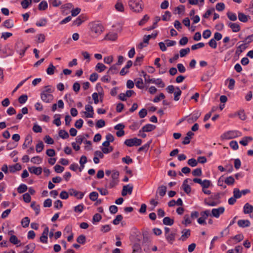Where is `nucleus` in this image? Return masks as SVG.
I'll use <instances>...</instances> for the list:
<instances>
[{
	"label": "nucleus",
	"mask_w": 253,
	"mask_h": 253,
	"mask_svg": "<svg viewBox=\"0 0 253 253\" xmlns=\"http://www.w3.org/2000/svg\"><path fill=\"white\" fill-rule=\"evenodd\" d=\"M199 117L200 114H199L198 113H195L193 114L191 117L188 118L187 120V121L189 124H192L196 122Z\"/></svg>",
	"instance_id": "26"
},
{
	"label": "nucleus",
	"mask_w": 253,
	"mask_h": 253,
	"mask_svg": "<svg viewBox=\"0 0 253 253\" xmlns=\"http://www.w3.org/2000/svg\"><path fill=\"white\" fill-rule=\"evenodd\" d=\"M89 197L90 200L95 201L98 198V194L96 192H92L89 194Z\"/></svg>",
	"instance_id": "46"
},
{
	"label": "nucleus",
	"mask_w": 253,
	"mask_h": 253,
	"mask_svg": "<svg viewBox=\"0 0 253 253\" xmlns=\"http://www.w3.org/2000/svg\"><path fill=\"white\" fill-rule=\"evenodd\" d=\"M167 192V187L164 185L158 187V192L161 197H164Z\"/></svg>",
	"instance_id": "29"
},
{
	"label": "nucleus",
	"mask_w": 253,
	"mask_h": 253,
	"mask_svg": "<svg viewBox=\"0 0 253 253\" xmlns=\"http://www.w3.org/2000/svg\"><path fill=\"white\" fill-rule=\"evenodd\" d=\"M25 248L26 250L24 251H27L28 253H32L35 249V244L34 243L29 244L25 247Z\"/></svg>",
	"instance_id": "32"
},
{
	"label": "nucleus",
	"mask_w": 253,
	"mask_h": 253,
	"mask_svg": "<svg viewBox=\"0 0 253 253\" xmlns=\"http://www.w3.org/2000/svg\"><path fill=\"white\" fill-rule=\"evenodd\" d=\"M247 46H246V44H242L239 45L236 51V53L238 54H240L246 48Z\"/></svg>",
	"instance_id": "51"
},
{
	"label": "nucleus",
	"mask_w": 253,
	"mask_h": 253,
	"mask_svg": "<svg viewBox=\"0 0 253 253\" xmlns=\"http://www.w3.org/2000/svg\"><path fill=\"white\" fill-rule=\"evenodd\" d=\"M69 195L76 197L79 199H82L84 196V193L79 192L74 189H71L69 190Z\"/></svg>",
	"instance_id": "11"
},
{
	"label": "nucleus",
	"mask_w": 253,
	"mask_h": 253,
	"mask_svg": "<svg viewBox=\"0 0 253 253\" xmlns=\"http://www.w3.org/2000/svg\"><path fill=\"white\" fill-rule=\"evenodd\" d=\"M176 91L174 92V100L175 101H178L179 99V96L181 94L182 92L178 87L176 88Z\"/></svg>",
	"instance_id": "53"
},
{
	"label": "nucleus",
	"mask_w": 253,
	"mask_h": 253,
	"mask_svg": "<svg viewBox=\"0 0 253 253\" xmlns=\"http://www.w3.org/2000/svg\"><path fill=\"white\" fill-rule=\"evenodd\" d=\"M54 91V88L49 87V86H45V89L41 93L42 100L46 103H50L53 99V96L51 94Z\"/></svg>",
	"instance_id": "2"
},
{
	"label": "nucleus",
	"mask_w": 253,
	"mask_h": 253,
	"mask_svg": "<svg viewBox=\"0 0 253 253\" xmlns=\"http://www.w3.org/2000/svg\"><path fill=\"white\" fill-rule=\"evenodd\" d=\"M181 234L182 235L178 240L185 241L190 236L191 231L190 229L185 228L181 231Z\"/></svg>",
	"instance_id": "8"
},
{
	"label": "nucleus",
	"mask_w": 253,
	"mask_h": 253,
	"mask_svg": "<svg viewBox=\"0 0 253 253\" xmlns=\"http://www.w3.org/2000/svg\"><path fill=\"white\" fill-rule=\"evenodd\" d=\"M233 196L236 199H239L242 196L241 192L238 188H234L233 190Z\"/></svg>",
	"instance_id": "52"
},
{
	"label": "nucleus",
	"mask_w": 253,
	"mask_h": 253,
	"mask_svg": "<svg viewBox=\"0 0 253 253\" xmlns=\"http://www.w3.org/2000/svg\"><path fill=\"white\" fill-rule=\"evenodd\" d=\"M228 26L231 28L233 32H238L240 31L241 28L238 23L230 22Z\"/></svg>",
	"instance_id": "22"
},
{
	"label": "nucleus",
	"mask_w": 253,
	"mask_h": 253,
	"mask_svg": "<svg viewBox=\"0 0 253 253\" xmlns=\"http://www.w3.org/2000/svg\"><path fill=\"white\" fill-rule=\"evenodd\" d=\"M49 232V229L48 227H46L42 233V236L40 237V241L42 243L46 244L47 243V235Z\"/></svg>",
	"instance_id": "14"
},
{
	"label": "nucleus",
	"mask_w": 253,
	"mask_h": 253,
	"mask_svg": "<svg viewBox=\"0 0 253 253\" xmlns=\"http://www.w3.org/2000/svg\"><path fill=\"white\" fill-rule=\"evenodd\" d=\"M242 136V133L238 130H230L225 132L222 137L226 139H231Z\"/></svg>",
	"instance_id": "4"
},
{
	"label": "nucleus",
	"mask_w": 253,
	"mask_h": 253,
	"mask_svg": "<svg viewBox=\"0 0 253 253\" xmlns=\"http://www.w3.org/2000/svg\"><path fill=\"white\" fill-rule=\"evenodd\" d=\"M188 164L191 167H196L198 163H197V160L194 158H192L189 159L187 162Z\"/></svg>",
	"instance_id": "61"
},
{
	"label": "nucleus",
	"mask_w": 253,
	"mask_h": 253,
	"mask_svg": "<svg viewBox=\"0 0 253 253\" xmlns=\"http://www.w3.org/2000/svg\"><path fill=\"white\" fill-rule=\"evenodd\" d=\"M54 207L57 209H60L62 208L63 207L62 202L59 200H56L54 203Z\"/></svg>",
	"instance_id": "64"
},
{
	"label": "nucleus",
	"mask_w": 253,
	"mask_h": 253,
	"mask_svg": "<svg viewBox=\"0 0 253 253\" xmlns=\"http://www.w3.org/2000/svg\"><path fill=\"white\" fill-rule=\"evenodd\" d=\"M3 26L6 28L9 29L13 27V25L9 19L6 20L3 23Z\"/></svg>",
	"instance_id": "55"
},
{
	"label": "nucleus",
	"mask_w": 253,
	"mask_h": 253,
	"mask_svg": "<svg viewBox=\"0 0 253 253\" xmlns=\"http://www.w3.org/2000/svg\"><path fill=\"white\" fill-rule=\"evenodd\" d=\"M244 213L245 214H250V217L253 218V206L249 203H246L244 206Z\"/></svg>",
	"instance_id": "10"
},
{
	"label": "nucleus",
	"mask_w": 253,
	"mask_h": 253,
	"mask_svg": "<svg viewBox=\"0 0 253 253\" xmlns=\"http://www.w3.org/2000/svg\"><path fill=\"white\" fill-rule=\"evenodd\" d=\"M190 52V48L187 47L185 49H181L180 50V56L181 57L185 56L186 54Z\"/></svg>",
	"instance_id": "56"
},
{
	"label": "nucleus",
	"mask_w": 253,
	"mask_h": 253,
	"mask_svg": "<svg viewBox=\"0 0 253 253\" xmlns=\"http://www.w3.org/2000/svg\"><path fill=\"white\" fill-rule=\"evenodd\" d=\"M142 140L136 137L126 139L125 141V144L128 147H132L133 146H140Z\"/></svg>",
	"instance_id": "6"
},
{
	"label": "nucleus",
	"mask_w": 253,
	"mask_h": 253,
	"mask_svg": "<svg viewBox=\"0 0 253 253\" xmlns=\"http://www.w3.org/2000/svg\"><path fill=\"white\" fill-rule=\"evenodd\" d=\"M142 73L143 74L145 83L146 84L152 83V81H151V80H154V79H151L150 76L147 75L144 71H142Z\"/></svg>",
	"instance_id": "42"
},
{
	"label": "nucleus",
	"mask_w": 253,
	"mask_h": 253,
	"mask_svg": "<svg viewBox=\"0 0 253 253\" xmlns=\"http://www.w3.org/2000/svg\"><path fill=\"white\" fill-rule=\"evenodd\" d=\"M102 219V216L99 213H95L92 218V222L94 223L95 222H98L101 220Z\"/></svg>",
	"instance_id": "54"
},
{
	"label": "nucleus",
	"mask_w": 253,
	"mask_h": 253,
	"mask_svg": "<svg viewBox=\"0 0 253 253\" xmlns=\"http://www.w3.org/2000/svg\"><path fill=\"white\" fill-rule=\"evenodd\" d=\"M250 18V16L247 15L242 12L238 13V19L240 21L242 22L246 23L248 22Z\"/></svg>",
	"instance_id": "24"
},
{
	"label": "nucleus",
	"mask_w": 253,
	"mask_h": 253,
	"mask_svg": "<svg viewBox=\"0 0 253 253\" xmlns=\"http://www.w3.org/2000/svg\"><path fill=\"white\" fill-rule=\"evenodd\" d=\"M86 20L87 17L86 16L80 15L75 21H74L73 25L79 26Z\"/></svg>",
	"instance_id": "12"
},
{
	"label": "nucleus",
	"mask_w": 253,
	"mask_h": 253,
	"mask_svg": "<svg viewBox=\"0 0 253 253\" xmlns=\"http://www.w3.org/2000/svg\"><path fill=\"white\" fill-rule=\"evenodd\" d=\"M238 225L242 228L249 227L251 225L250 221L248 220L241 219L239 220L237 222Z\"/></svg>",
	"instance_id": "21"
},
{
	"label": "nucleus",
	"mask_w": 253,
	"mask_h": 253,
	"mask_svg": "<svg viewBox=\"0 0 253 253\" xmlns=\"http://www.w3.org/2000/svg\"><path fill=\"white\" fill-rule=\"evenodd\" d=\"M135 83L136 87L140 89H143L144 87V84L143 80L141 78H137L135 80Z\"/></svg>",
	"instance_id": "27"
},
{
	"label": "nucleus",
	"mask_w": 253,
	"mask_h": 253,
	"mask_svg": "<svg viewBox=\"0 0 253 253\" xmlns=\"http://www.w3.org/2000/svg\"><path fill=\"white\" fill-rule=\"evenodd\" d=\"M151 81H152V83L156 84L159 87H164L165 86V83L161 79H155L154 80H151Z\"/></svg>",
	"instance_id": "28"
},
{
	"label": "nucleus",
	"mask_w": 253,
	"mask_h": 253,
	"mask_svg": "<svg viewBox=\"0 0 253 253\" xmlns=\"http://www.w3.org/2000/svg\"><path fill=\"white\" fill-rule=\"evenodd\" d=\"M44 141L48 144H53L54 142L53 139L49 135H45L43 138Z\"/></svg>",
	"instance_id": "48"
},
{
	"label": "nucleus",
	"mask_w": 253,
	"mask_h": 253,
	"mask_svg": "<svg viewBox=\"0 0 253 253\" xmlns=\"http://www.w3.org/2000/svg\"><path fill=\"white\" fill-rule=\"evenodd\" d=\"M37 42L38 43H42L43 42L45 41V37L43 34H39L37 35Z\"/></svg>",
	"instance_id": "47"
},
{
	"label": "nucleus",
	"mask_w": 253,
	"mask_h": 253,
	"mask_svg": "<svg viewBox=\"0 0 253 253\" xmlns=\"http://www.w3.org/2000/svg\"><path fill=\"white\" fill-rule=\"evenodd\" d=\"M106 68V67L101 63H97L95 66V70L100 73L104 71Z\"/></svg>",
	"instance_id": "37"
},
{
	"label": "nucleus",
	"mask_w": 253,
	"mask_h": 253,
	"mask_svg": "<svg viewBox=\"0 0 253 253\" xmlns=\"http://www.w3.org/2000/svg\"><path fill=\"white\" fill-rule=\"evenodd\" d=\"M227 16L228 18L231 21H235L237 19L236 14L231 12H228L227 13Z\"/></svg>",
	"instance_id": "50"
},
{
	"label": "nucleus",
	"mask_w": 253,
	"mask_h": 253,
	"mask_svg": "<svg viewBox=\"0 0 253 253\" xmlns=\"http://www.w3.org/2000/svg\"><path fill=\"white\" fill-rule=\"evenodd\" d=\"M115 7L116 10L119 12H124L125 8L124 4L121 0H117L116 3L115 5Z\"/></svg>",
	"instance_id": "23"
},
{
	"label": "nucleus",
	"mask_w": 253,
	"mask_h": 253,
	"mask_svg": "<svg viewBox=\"0 0 253 253\" xmlns=\"http://www.w3.org/2000/svg\"><path fill=\"white\" fill-rule=\"evenodd\" d=\"M202 174V172L200 168H197L192 171V174L194 176H200Z\"/></svg>",
	"instance_id": "58"
},
{
	"label": "nucleus",
	"mask_w": 253,
	"mask_h": 253,
	"mask_svg": "<svg viewBox=\"0 0 253 253\" xmlns=\"http://www.w3.org/2000/svg\"><path fill=\"white\" fill-rule=\"evenodd\" d=\"M21 169V165L17 163L14 165L9 166V170L11 173L15 172L16 171L20 170Z\"/></svg>",
	"instance_id": "25"
},
{
	"label": "nucleus",
	"mask_w": 253,
	"mask_h": 253,
	"mask_svg": "<svg viewBox=\"0 0 253 253\" xmlns=\"http://www.w3.org/2000/svg\"><path fill=\"white\" fill-rule=\"evenodd\" d=\"M47 3L46 1L43 0L39 4L38 8L40 10H45L47 8Z\"/></svg>",
	"instance_id": "40"
},
{
	"label": "nucleus",
	"mask_w": 253,
	"mask_h": 253,
	"mask_svg": "<svg viewBox=\"0 0 253 253\" xmlns=\"http://www.w3.org/2000/svg\"><path fill=\"white\" fill-rule=\"evenodd\" d=\"M31 207L35 211L36 214L38 215L40 212V206L39 205H36L35 202H32Z\"/></svg>",
	"instance_id": "31"
},
{
	"label": "nucleus",
	"mask_w": 253,
	"mask_h": 253,
	"mask_svg": "<svg viewBox=\"0 0 253 253\" xmlns=\"http://www.w3.org/2000/svg\"><path fill=\"white\" fill-rule=\"evenodd\" d=\"M176 233L175 232H171L166 235V239L168 243L172 244L175 241Z\"/></svg>",
	"instance_id": "17"
},
{
	"label": "nucleus",
	"mask_w": 253,
	"mask_h": 253,
	"mask_svg": "<svg viewBox=\"0 0 253 253\" xmlns=\"http://www.w3.org/2000/svg\"><path fill=\"white\" fill-rule=\"evenodd\" d=\"M123 219V216L121 214L116 216V218L113 220V223L114 225H118L120 222Z\"/></svg>",
	"instance_id": "60"
},
{
	"label": "nucleus",
	"mask_w": 253,
	"mask_h": 253,
	"mask_svg": "<svg viewBox=\"0 0 253 253\" xmlns=\"http://www.w3.org/2000/svg\"><path fill=\"white\" fill-rule=\"evenodd\" d=\"M156 128V126L151 125V124H147L145 125L142 128L141 130H139V133H141V132H150L153 130H154Z\"/></svg>",
	"instance_id": "18"
},
{
	"label": "nucleus",
	"mask_w": 253,
	"mask_h": 253,
	"mask_svg": "<svg viewBox=\"0 0 253 253\" xmlns=\"http://www.w3.org/2000/svg\"><path fill=\"white\" fill-rule=\"evenodd\" d=\"M225 183L228 185H233L235 182V179L232 176L227 177L224 180Z\"/></svg>",
	"instance_id": "41"
},
{
	"label": "nucleus",
	"mask_w": 253,
	"mask_h": 253,
	"mask_svg": "<svg viewBox=\"0 0 253 253\" xmlns=\"http://www.w3.org/2000/svg\"><path fill=\"white\" fill-rule=\"evenodd\" d=\"M128 6L133 12L138 13L143 10V2L142 0H129Z\"/></svg>",
	"instance_id": "3"
},
{
	"label": "nucleus",
	"mask_w": 253,
	"mask_h": 253,
	"mask_svg": "<svg viewBox=\"0 0 253 253\" xmlns=\"http://www.w3.org/2000/svg\"><path fill=\"white\" fill-rule=\"evenodd\" d=\"M134 93L135 92L133 90H128L126 91V93H120L119 95V98L122 101H126L127 97L131 96V95Z\"/></svg>",
	"instance_id": "7"
},
{
	"label": "nucleus",
	"mask_w": 253,
	"mask_h": 253,
	"mask_svg": "<svg viewBox=\"0 0 253 253\" xmlns=\"http://www.w3.org/2000/svg\"><path fill=\"white\" fill-rule=\"evenodd\" d=\"M44 148V145L42 141H40L36 146V151L38 153H40L42 151Z\"/></svg>",
	"instance_id": "43"
},
{
	"label": "nucleus",
	"mask_w": 253,
	"mask_h": 253,
	"mask_svg": "<svg viewBox=\"0 0 253 253\" xmlns=\"http://www.w3.org/2000/svg\"><path fill=\"white\" fill-rule=\"evenodd\" d=\"M149 19V16L146 14L144 16L143 18L139 21V25L142 26L145 23H146V22L148 21V20Z\"/></svg>",
	"instance_id": "63"
},
{
	"label": "nucleus",
	"mask_w": 253,
	"mask_h": 253,
	"mask_svg": "<svg viewBox=\"0 0 253 253\" xmlns=\"http://www.w3.org/2000/svg\"><path fill=\"white\" fill-rule=\"evenodd\" d=\"M84 209V206L83 204H80L75 207L74 211L76 212H82Z\"/></svg>",
	"instance_id": "59"
},
{
	"label": "nucleus",
	"mask_w": 253,
	"mask_h": 253,
	"mask_svg": "<svg viewBox=\"0 0 253 253\" xmlns=\"http://www.w3.org/2000/svg\"><path fill=\"white\" fill-rule=\"evenodd\" d=\"M171 17V13L169 11H166L165 14L162 16V20L165 21H168L170 20Z\"/></svg>",
	"instance_id": "45"
},
{
	"label": "nucleus",
	"mask_w": 253,
	"mask_h": 253,
	"mask_svg": "<svg viewBox=\"0 0 253 253\" xmlns=\"http://www.w3.org/2000/svg\"><path fill=\"white\" fill-rule=\"evenodd\" d=\"M191 181V179L186 178L184 180L182 185L183 190L187 194L190 193L191 190V187L188 184V182Z\"/></svg>",
	"instance_id": "13"
},
{
	"label": "nucleus",
	"mask_w": 253,
	"mask_h": 253,
	"mask_svg": "<svg viewBox=\"0 0 253 253\" xmlns=\"http://www.w3.org/2000/svg\"><path fill=\"white\" fill-rule=\"evenodd\" d=\"M90 35L93 38H97L104 31V27L99 22H92L88 25Z\"/></svg>",
	"instance_id": "1"
},
{
	"label": "nucleus",
	"mask_w": 253,
	"mask_h": 253,
	"mask_svg": "<svg viewBox=\"0 0 253 253\" xmlns=\"http://www.w3.org/2000/svg\"><path fill=\"white\" fill-rule=\"evenodd\" d=\"M28 189V187L26 185L24 184H21L19 186V187L17 188V192L19 193H24L27 191Z\"/></svg>",
	"instance_id": "38"
},
{
	"label": "nucleus",
	"mask_w": 253,
	"mask_h": 253,
	"mask_svg": "<svg viewBox=\"0 0 253 253\" xmlns=\"http://www.w3.org/2000/svg\"><path fill=\"white\" fill-rule=\"evenodd\" d=\"M224 208L222 207L217 209H213L211 210V214L213 216L218 218L220 214H222L224 211Z\"/></svg>",
	"instance_id": "9"
},
{
	"label": "nucleus",
	"mask_w": 253,
	"mask_h": 253,
	"mask_svg": "<svg viewBox=\"0 0 253 253\" xmlns=\"http://www.w3.org/2000/svg\"><path fill=\"white\" fill-rule=\"evenodd\" d=\"M163 223L165 225H170V226L172 225L173 224V223H174L173 219L170 218L169 217H165L163 219Z\"/></svg>",
	"instance_id": "36"
},
{
	"label": "nucleus",
	"mask_w": 253,
	"mask_h": 253,
	"mask_svg": "<svg viewBox=\"0 0 253 253\" xmlns=\"http://www.w3.org/2000/svg\"><path fill=\"white\" fill-rule=\"evenodd\" d=\"M133 186L126 185L123 186V190L122 191V195L123 196H125L128 193V194H131L132 192Z\"/></svg>",
	"instance_id": "16"
},
{
	"label": "nucleus",
	"mask_w": 253,
	"mask_h": 253,
	"mask_svg": "<svg viewBox=\"0 0 253 253\" xmlns=\"http://www.w3.org/2000/svg\"><path fill=\"white\" fill-rule=\"evenodd\" d=\"M59 135L63 139H67L69 136L68 133L65 130H60L59 131Z\"/></svg>",
	"instance_id": "44"
},
{
	"label": "nucleus",
	"mask_w": 253,
	"mask_h": 253,
	"mask_svg": "<svg viewBox=\"0 0 253 253\" xmlns=\"http://www.w3.org/2000/svg\"><path fill=\"white\" fill-rule=\"evenodd\" d=\"M10 243L14 245H17L20 242V240L18 239L17 237L15 235H11L9 238Z\"/></svg>",
	"instance_id": "49"
},
{
	"label": "nucleus",
	"mask_w": 253,
	"mask_h": 253,
	"mask_svg": "<svg viewBox=\"0 0 253 253\" xmlns=\"http://www.w3.org/2000/svg\"><path fill=\"white\" fill-rule=\"evenodd\" d=\"M118 38V34L114 32H110L106 34L104 38V40H108L114 41Z\"/></svg>",
	"instance_id": "19"
},
{
	"label": "nucleus",
	"mask_w": 253,
	"mask_h": 253,
	"mask_svg": "<svg viewBox=\"0 0 253 253\" xmlns=\"http://www.w3.org/2000/svg\"><path fill=\"white\" fill-rule=\"evenodd\" d=\"M23 199L25 203H29L31 202V197L29 193H25L23 195Z\"/></svg>",
	"instance_id": "62"
},
{
	"label": "nucleus",
	"mask_w": 253,
	"mask_h": 253,
	"mask_svg": "<svg viewBox=\"0 0 253 253\" xmlns=\"http://www.w3.org/2000/svg\"><path fill=\"white\" fill-rule=\"evenodd\" d=\"M253 140V138L251 136L244 137L242 140L240 141V143L243 146H247L249 141Z\"/></svg>",
	"instance_id": "34"
},
{
	"label": "nucleus",
	"mask_w": 253,
	"mask_h": 253,
	"mask_svg": "<svg viewBox=\"0 0 253 253\" xmlns=\"http://www.w3.org/2000/svg\"><path fill=\"white\" fill-rule=\"evenodd\" d=\"M214 198L211 197L206 198L204 200L205 204L210 206H215L220 203V201L218 200L219 194H216L214 196Z\"/></svg>",
	"instance_id": "5"
},
{
	"label": "nucleus",
	"mask_w": 253,
	"mask_h": 253,
	"mask_svg": "<svg viewBox=\"0 0 253 253\" xmlns=\"http://www.w3.org/2000/svg\"><path fill=\"white\" fill-rule=\"evenodd\" d=\"M32 0H23L21 2V4L23 8L26 9L32 4Z\"/></svg>",
	"instance_id": "33"
},
{
	"label": "nucleus",
	"mask_w": 253,
	"mask_h": 253,
	"mask_svg": "<svg viewBox=\"0 0 253 253\" xmlns=\"http://www.w3.org/2000/svg\"><path fill=\"white\" fill-rule=\"evenodd\" d=\"M119 69L117 67V64H114L112 65L109 69L107 72L108 74H117L118 72Z\"/></svg>",
	"instance_id": "30"
},
{
	"label": "nucleus",
	"mask_w": 253,
	"mask_h": 253,
	"mask_svg": "<svg viewBox=\"0 0 253 253\" xmlns=\"http://www.w3.org/2000/svg\"><path fill=\"white\" fill-rule=\"evenodd\" d=\"M31 161L34 164H39L42 162V159L39 156H35L31 159Z\"/></svg>",
	"instance_id": "57"
},
{
	"label": "nucleus",
	"mask_w": 253,
	"mask_h": 253,
	"mask_svg": "<svg viewBox=\"0 0 253 253\" xmlns=\"http://www.w3.org/2000/svg\"><path fill=\"white\" fill-rule=\"evenodd\" d=\"M85 109L87 111L84 112L85 117L86 118H93L94 112L92 106L87 105L85 106Z\"/></svg>",
	"instance_id": "15"
},
{
	"label": "nucleus",
	"mask_w": 253,
	"mask_h": 253,
	"mask_svg": "<svg viewBox=\"0 0 253 253\" xmlns=\"http://www.w3.org/2000/svg\"><path fill=\"white\" fill-rule=\"evenodd\" d=\"M28 170L32 173L39 175L42 173V169L41 167H29Z\"/></svg>",
	"instance_id": "20"
},
{
	"label": "nucleus",
	"mask_w": 253,
	"mask_h": 253,
	"mask_svg": "<svg viewBox=\"0 0 253 253\" xmlns=\"http://www.w3.org/2000/svg\"><path fill=\"white\" fill-rule=\"evenodd\" d=\"M55 67L53 65L52 63L50 64L48 67L46 69V73L49 75H52L54 73Z\"/></svg>",
	"instance_id": "39"
},
{
	"label": "nucleus",
	"mask_w": 253,
	"mask_h": 253,
	"mask_svg": "<svg viewBox=\"0 0 253 253\" xmlns=\"http://www.w3.org/2000/svg\"><path fill=\"white\" fill-rule=\"evenodd\" d=\"M30 222V218L28 217H25L21 220L22 226L24 228H26L29 226Z\"/></svg>",
	"instance_id": "35"
}]
</instances>
